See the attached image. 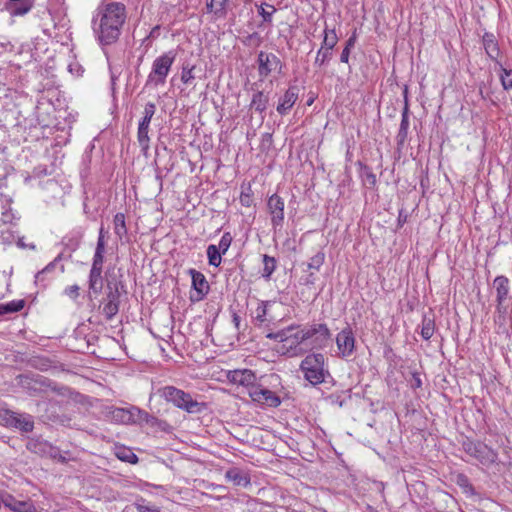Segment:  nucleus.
<instances>
[{
  "mask_svg": "<svg viewBox=\"0 0 512 512\" xmlns=\"http://www.w3.org/2000/svg\"><path fill=\"white\" fill-rule=\"evenodd\" d=\"M113 224L114 232L120 240L127 236L128 230L126 227L125 215L123 213H117L114 216Z\"/></svg>",
  "mask_w": 512,
  "mask_h": 512,
  "instance_id": "nucleus-27",
  "label": "nucleus"
},
{
  "mask_svg": "<svg viewBox=\"0 0 512 512\" xmlns=\"http://www.w3.org/2000/svg\"><path fill=\"white\" fill-rule=\"evenodd\" d=\"M116 457L123 461L130 464H136L138 462L137 455L129 448L121 446L117 447L115 451Z\"/></svg>",
  "mask_w": 512,
  "mask_h": 512,
  "instance_id": "nucleus-28",
  "label": "nucleus"
},
{
  "mask_svg": "<svg viewBox=\"0 0 512 512\" xmlns=\"http://www.w3.org/2000/svg\"><path fill=\"white\" fill-rule=\"evenodd\" d=\"M350 51H351V50L346 49V48H344V49L342 50V53H341V55H340V61H341L342 63H348V61H349V56H350Z\"/></svg>",
  "mask_w": 512,
  "mask_h": 512,
  "instance_id": "nucleus-59",
  "label": "nucleus"
},
{
  "mask_svg": "<svg viewBox=\"0 0 512 512\" xmlns=\"http://www.w3.org/2000/svg\"><path fill=\"white\" fill-rule=\"evenodd\" d=\"M0 238L3 243H11L14 240V235L9 228L4 229L0 226Z\"/></svg>",
  "mask_w": 512,
  "mask_h": 512,
  "instance_id": "nucleus-53",
  "label": "nucleus"
},
{
  "mask_svg": "<svg viewBox=\"0 0 512 512\" xmlns=\"http://www.w3.org/2000/svg\"><path fill=\"white\" fill-rule=\"evenodd\" d=\"M303 377L312 386L320 385L332 378L329 371L327 358L322 353H309L301 361L299 366Z\"/></svg>",
  "mask_w": 512,
  "mask_h": 512,
  "instance_id": "nucleus-3",
  "label": "nucleus"
},
{
  "mask_svg": "<svg viewBox=\"0 0 512 512\" xmlns=\"http://www.w3.org/2000/svg\"><path fill=\"white\" fill-rule=\"evenodd\" d=\"M222 253L216 248V245L211 244L207 247L208 263L211 266L218 267L222 262Z\"/></svg>",
  "mask_w": 512,
  "mask_h": 512,
  "instance_id": "nucleus-35",
  "label": "nucleus"
},
{
  "mask_svg": "<svg viewBox=\"0 0 512 512\" xmlns=\"http://www.w3.org/2000/svg\"><path fill=\"white\" fill-rule=\"evenodd\" d=\"M31 9V5H26V4H21L20 6L18 7H15L13 9V11L11 12V14L13 16H22V15H25L26 13H28Z\"/></svg>",
  "mask_w": 512,
  "mask_h": 512,
  "instance_id": "nucleus-55",
  "label": "nucleus"
},
{
  "mask_svg": "<svg viewBox=\"0 0 512 512\" xmlns=\"http://www.w3.org/2000/svg\"><path fill=\"white\" fill-rule=\"evenodd\" d=\"M283 339L281 340V346L278 349L282 355L288 357L300 356L304 353L301 345L304 344L302 339V333L300 325L292 324L286 328H283Z\"/></svg>",
  "mask_w": 512,
  "mask_h": 512,
  "instance_id": "nucleus-6",
  "label": "nucleus"
},
{
  "mask_svg": "<svg viewBox=\"0 0 512 512\" xmlns=\"http://www.w3.org/2000/svg\"><path fill=\"white\" fill-rule=\"evenodd\" d=\"M283 336H285V333H283V329L277 331V332H271L266 335L267 338L276 340L279 343H281V340L283 339Z\"/></svg>",
  "mask_w": 512,
  "mask_h": 512,
  "instance_id": "nucleus-56",
  "label": "nucleus"
},
{
  "mask_svg": "<svg viewBox=\"0 0 512 512\" xmlns=\"http://www.w3.org/2000/svg\"><path fill=\"white\" fill-rule=\"evenodd\" d=\"M245 45L258 47L262 43V37L258 32L249 34L243 41Z\"/></svg>",
  "mask_w": 512,
  "mask_h": 512,
  "instance_id": "nucleus-49",
  "label": "nucleus"
},
{
  "mask_svg": "<svg viewBox=\"0 0 512 512\" xmlns=\"http://www.w3.org/2000/svg\"><path fill=\"white\" fill-rule=\"evenodd\" d=\"M276 259L269 255H263V270L262 277L266 280H270L271 275L276 270L277 264Z\"/></svg>",
  "mask_w": 512,
  "mask_h": 512,
  "instance_id": "nucleus-31",
  "label": "nucleus"
},
{
  "mask_svg": "<svg viewBox=\"0 0 512 512\" xmlns=\"http://www.w3.org/2000/svg\"><path fill=\"white\" fill-rule=\"evenodd\" d=\"M142 410L137 407H131L128 409V418L130 423H138L141 417Z\"/></svg>",
  "mask_w": 512,
  "mask_h": 512,
  "instance_id": "nucleus-52",
  "label": "nucleus"
},
{
  "mask_svg": "<svg viewBox=\"0 0 512 512\" xmlns=\"http://www.w3.org/2000/svg\"><path fill=\"white\" fill-rule=\"evenodd\" d=\"M499 67V78L501 85L505 91L512 90V69L505 68L500 62H497Z\"/></svg>",
  "mask_w": 512,
  "mask_h": 512,
  "instance_id": "nucleus-29",
  "label": "nucleus"
},
{
  "mask_svg": "<svg viewBox=\"0 0 512 512\" xmlns=\"http://www.w3.org/2000/svg\"><path fill=\"white\" fill-rule=\"evenodd\" d=\"M482 43L487 56L497 64L501 51L494 34L489 32L484 33Z\"/></svg>",
  "mask_w": 512,
  "mask_h": 512,
  "instance_id": "nucleus-21",
  "label": "nucleus"
},
{
  "mask_svg": "<svg viewBox=\"0 0 512 512\" xmlns=\"http://www.w3.org/2000/svg\"><path fill=\"white\" fill-rule=\"evenodd\" d=\"M113 417L122 423L129 424L128 409L117 408L113 411Z\"/></svg>",
  "mask_w": 512,
  "mask_h": 512,
  "instance_id": "nucleus-51",
  "label": "nucleus"
},
{
  "mask_svg": "<svg viewBox=\"0 0 512 512\" xmlns=\"http://www.w3.org/2000/svg\"><path fill=\"white\" fill-rule=\"evenodd\" d=\"M189 273L192 277V287L196 292V296L191 295L190 299L192 301H200L209 291L208 282L205 276L195 269H190Z\"/></svg>",
  "mask_w": 512,
  "mask_h": 512,
  "instance_id": "nucleus-18",
  "label": "nucleus"
},
{
  "mask_svg": "<svg viewBox=\"0 0 512 512\" xmlns=\"http://www.w3.org/2000/svg\"><path fill=\"white\" fill-rule=\"evenodd\" d=\"M408 128H409V116H408V106L406 105L404 107L402 115H401L400 128H399L398 134L396 136L397 143L399 145L404 144V142L406 141L407 135H408Z\"/></svg>",
  "mask_w": 512,
  "mask_h": 512,
  "instance_id": "nucleus-26",
  "label": "nucleus"
},
{
  "mask_svg": "<svg viewBox=\"0 0 512 512\" xmlns=\"http://www.w3.org/2000/svg\"><path fill=\"white\" fill-rule=\"evenodd\" d=\"M284 199L278 194L269 197L267 208L271 216V225L274 231L281 230L284 223Z\"/></svg>",
  "mask_w": 512,
  "mask_h": 512,
  "instance_id": "nucleus-13",
  "label": "nucleus"
},
{
  "mask_svg": "<svg viewBox=\"0 0 512 512\" xmlns=\"http://www.w3.org/2000/svg\"><path fill=\"white\" fill-rule=\"evenodd\" d=\"M240 202L243 206L249 207L252 202L251 196L249 194L242 193L240 196Z\"/></svg>",
  "mask_w": 512,
  "mask_h": 512,
  "instance_id": "nucleus-57",
  "label": "nucleus"
},
{
  "mask_svg": "<svg viewBox=\"0 0 512 512\" xmlns=\"http://www.w3.org/2000/svg\"><path fill=\"white\" fill-rule=\"evenodd\" d=\"M325 262V253L323 249L319 250L315 255H313L309 262L307 263V268L309 270L319 271L322 265Z\"/></svg>",
  "mask_w": 512,
  "mask_h": 512,
  "instance_id": "nucleus-39",
  "label": "nucleus"
},
{
  "mask_svg": "<svg viewBox=\"0 0 512 512\" xmlns=\"http://www.w3.org/2000/svg\"><path fill=\"white\" fill-rule=\"evenodd\" d=\"M275 12V7L267 3L260 5L258 8V13L263 18V21L268 23L272 21V15Z\"/></svg>",
  "mask_w": 512,
  "mask_h": 512,
  "instance_id": "nucleus-40",
  "label": "nucleus"
},
{
  "mask_svg": "<svg viewBox=\"0 0 512 512\" xmlns=\"http://www.w3.org/2000/svg\"><path fill=\"white\" fill-rule=\"evenodd\" d=\"M232 321L235 324L236 328H239L240 316L238 314H236V313L233 314Z\"/></svg>",
  "mask_w": 512,
  "mask_h": 512,
  "instance_id": "nucleus-63",
  "label": "nucleus"
},
{
  "mask_svg": "<svg viewBox=\"0 0 512 512\" xmlns=\"http://www.w3.org/2000/svg\"><path fill=\"white\" fill-rule=\"evenodd\" d=\"M413 379H414V383L412 386L414 388H420L422 386V381L417 373L413 374Z\"/></svg>",
  "mask_w": 512,
  "mask_h": 512,
  "instance_id": "nucleus-62",
  "label": "nucleus"
},
{
  "mask_svg": "<svg viewBox=\"0 0 512 512\" xmlns=\"http://www.w3.org/2000/svg\"><path fill=\"white\" fill-rule=\"evenodd\" d=\"M493 287L496 291V310L499 314H505L507 312L505 303L510 294V280L504 275H499L493 280Z\"/></svg>",
  "mask_w": 512,
  "mask_h": 512,
  "instance_id": "nucleus-12",
  "label": "nucleus"
},
{
  "mask_svg": "<svg viewBox=\"0 0 512 512\" xmlns=\"http://www.w3.org/2000/svg\"><path fill=\"white\" fill-rule=\"evenodd\" d=\"M355 42H356V37H355V35H353V36H351V37L346 41V45H345V47H344V48L351 50V49L354 47Z\"/></svg>",
  "mask_w": 512,
  "mask_h": 512,
  "instance_id": "nucleus-61",
  "label": "nucleus"
},
{
  "mask_svg": "<svg viewBox=\"0 0 512 512\" xmlns=\"http://www.w3.org/2000/svg\"><path fill=\"white\" fill-rule=\"evenodd\" d=\"M62 243L68 250L75 251L79 247L80 237H64Z\"/></svg>",
  "mask_w": 512,
  "mask_h": 512,
  "instance_id": "nucleus-50",
  "label": "nucleus"
},
{
  "mask_svg": "<svg viewBox=\"0 0 512 512\" xmlns=\"http://www.w3.org/2000/svg\"><path fill=\"white\" fill-rule=\"evenodd\" d=\"M103 264L104 257L100 256V253L93 256L92 266L89 273V289L95 295H99L103 288Z\"/></svg>",
  "mask_w": 512,
  "mask_h": 512,
  "instance_id": "nucleus-14",
  "label": "nucleus"
},
{
  "mask_svg": "<svg viewBox=\"0 0 512 512\" xmlns=\"http://www.w3.org/2000/svg\"><path fill=\"white\" fill-rule=\"evenodd\" d=\"M227 0H211L207 3L206 7L208 12H213L217 16H224L226 14Z\"/></svg>",
  "mask_w": 512,
  "mask_h": 512,
  "instance_id": "nucleus-37",
  "label": "nucleus"
},
{
  "mask_svg": "<svg viewBox=\"0 0 512 512\" xmlns=\"http://www.w3.org/2000/svg\"><path fill=\"white\" fill-rule=\"evenodd\" d=\"M177 52L169 50L156 57L152 63L151 71L146 80V86L158 87L166 83V78L176 59Z\"/></svg>",
  "mask_w": 512,
  "mask_h": 512,
  "instance_id": "nucleus-4",
  "label": "nucleus"
},
{
  "mask_svg": "<svg viewBox=\"0 0 512 512\" xmlns=\"http://www.w3.org/2000/svg\"><path fill=\"white\" fill-rule=\"evenodd\" d=\"M227 378L232 384L248 388V391L256 385L257 380L255 373L249 369L229 371Z\"/></svg>",
  "mask_w": 512,
  "mask_h": 512,
  "instance_id": "nucleus-16",
  "label": "nucleus"
},
{
  "mask_svg": "<svg viewBox=\"0 0 512 512\" xmlns=\"http://www.w3.org/2000/svg\"><path fill=\"white\" fill-rule=\"evenodd\" d=\"M138 512H160V508L151 502L141 499L135 503Z\"/></svg>",
  "mask_w": 512,
  "mask_h": 512,
  "instance_id": "nucleus-41",
  "label": "nucleus"
},
{
  "mask_svg": "<svg viewBox=\"0 0 512 512\" xmlns=\"http://www.w3.org/2000/svg\"><path fill=\"white\" fill-rule=\"evenodd\" d=\"M156 395L189 414L201 413L206 408L205 403L198 402L189 392H185L172 385L159 387L156 390Z\"/></svg>",
  "mask_w": 512,
  "mask_h": 512,
  "instance_id": "nucleus-2",
  "label": "nucleus"
},
{
  "mask_svg": "<svg viewBox=\"0 0 512 512\" xmlns=\"http://www.w3.org/2000/svg\"><path fill=\"white\" fill-rule=\"evenodd\" d=\"M463 451L476 459L481 465L490 467L498 463V453L481 441H474L468 437L461 442Z\"/></svg>",
  "mask_w": 512,
  "mask_h": 512,
  "instance_id": "nucleus-5",
  "label": "nucleus"
},
{
  "mask_svg": "<svg viewBox=\"0 0 512 512\" xmlns=\"http://www.w3.org/2000/svg\"><path fill=\"white\" fill-rule=\"evenodd\" d=\"M435 331V321L433 318L424 315L421 325V337L429 340Z\"/></svg>",
  "mask_w": 512,
  "mask_h": 512,
  "instance_id": "nucleus-30",
  "label": "nucleus"
},
{
  "mask_svg": "<svg viewBox=\"0 0 512 512\" xmlns=\"http://www.w3.org/2000/svg\"><path fill=\"white\" fill-rule=\"evenodd\" d=\"M8 425L21 430L22 432H31L34 428L32 416L11 412L7 417Z\"/></svg>",
  "mask_w": 512,
  "mask_h": 512,
  "instance_id": "nucleus-19",
  "label": "nucleus"
},
{
  "mask_svg": "<svg viewBox=\"0 0 512 512\" xmlns=\"http://www.w3.org/2000/svg\"><path fill=\"white\" fill-rule=\"evenodd\" d=\"M125 20L126 8L120 2H111L98 7L92 19V26L99 43L101 45L115 43L121 34Z\"/></svg>",
  "mask_w": 512,
  "mask_h": 512,
  "instance_id": "nucleus-1",
  "label": "nucleus"
},
{
  "mask_svg": "<svg viewBox=\"0 0 512 512\" xmlns=\"http://www.w3.org/2000/svg\"><path fill=\"white\" fill-rule=\"evenodd\" d=\"M139 424L141 423H146L148 425H151V426H155V425H158L160 426L162 423H164L163 421L159 420L158 418H156L155 416L153 415H150L149 413H147L146 411L142 410V414H141V417L139 419Z\"/></svg>",
  "mask_w": 512,
  "mask_h": 512,
  "instance_id": "nucleus-46",
  "label": "nucleus"
},
{
  "mask_svg": "<svg viewBox=\"0 0 512 512\" xmlns=\"http://www.w3.org/2000/svg\"><path fill=\"white\" fill-rule=\"evenodd\" d=\"M11 199L7 197H0V206L2 208L1 217H0V226H5L7 224H12L15 216L11 209Z\"/></svg>",
  "mask_w": 512,
  "mask_h": 512,
  "instance_id": "nucleus-24",
  "label": "nucleus"
},
{
  "mask_svg": "<svg viewBox=\"0 0 512 512\" xmlns=\"http://www.w3.org/2000/svg\"><path fill=\"white\" fill-rule=\"evenodd\" d=\"M156 112V105L153 102H148L145 104L143 117L140 119L137 130V140L139 145L143 151H147L150 146V138H149V126L152 117Z\"/></svg>",
  "mask_w": 512,
  "mask_h": 512,
  "instance_id": "nucleus-8",
  "label": "nucleus"
},
{
  "mask_svg": "<svg viewBox=\"0 0 512 512\" xmlns=\"http://www.w3.org/2000/svg\"><path fill=\"white\" fill-rule=\"evenodd\" d=\"M25 305L24 300H13L0 305V315L15 313L23 309Z\"/></svg>",
  "mask_w": 512,
  "mask_h": 512,
  "instance_id": "nucleus-33",
  "label": "nucleus"
},
{
  "mask_svg": "<svg viewBox=\"0 0 512 512\" xmlns=\"http://www.w3.org/2000/svg\"><path fill=\"white\" fill-rule=\"evenodd\" d=\"M333 57V51L320 47L314 61V65L318 67L325 66Z\"/></svg>",
  "mask_w": 512,
  "mask_h": 512,
  "instance_id": "nucleus-36",
  "label": "nucleus"
},
{
  "mask_svg": "<svg viewBox=\"0 0 512 512\" xmlns=\"http://www.w3.org/2000/svg\"><path fill=\"white\" fill-rule=\"evenodd\" d=\"M315 276H314V273L311 272L307 277H305L303 279V282L302 284L306 285V286H313L315 284Z\"/></svg>",
  "mask_w": 512,
  "mask_h": 512,
  "instance_id": "nucleus-58",
  "label": "nucleus"
},
{
  "mask_svg": "<svg viewBox=\"0 0 512 512\" xmlns=\"http://www.w3.org/2000/svg\"><path fill=\"white\" fill-rule=\"evenodd\" d=\"M62 254H59L53 261L47 264L41 271L37 272L35 275V282H42L45 280L46 276L52 273L56 267V264L61 260Z\"/></svg>",
  "mask_w": 512,
  "mask_h": 512,
  "instance_id": "nucleus-34",
  "label": "nucleus"
},
{
  "mask_svg": "<svg viewBox=\"0 0 512 512\" xmlns=\"http://www.w3.org/2000/svg\"><path fill=\"white\" fill-rule=\"evenodd\" d=\"M249 396L254 402L266 404L270 407H278L281 404L279 396L267 388L255 385L248 391Z\"/></svg>",
  "mask_w": 512,
  "mask_h": 512,
  "instance_id": "nucleus-15",
  "label": "nucleus"
},
{
  "mask_svg": "<svg viewBox=\"0 0 512 512\" xmlns=\"http://www.w3.org/2000/svg\"><path fill=\"white\" fill-rule=\"evenodd\" d=\"M270 305L269 301H262L256 309V319L260 322L266 321L267 308Z\"/></svg>",
  "mask_w": 512,
  "mask_h": 512,
  "instance_id": "nucleus-47",
  "label": "nucleus"
},
{
  "mask_svg": "<svg viewBox=\"0 0 512 512\" xmlns=\"http://www.w3.org/2000/svg\"><path fill=\"white\" fill-rule=\"evenodd\" d=\"M194 66H190L189 64H183L181 71V81L184 84H191L194 80L195 76L193 74Z\"/></svg>",
  "mask_w": 512,
  "mask_h": 512,
  "instance_id": "nucleus-43",
  "label": "nucleus"
},
{
  "mask_svg": "<svg viewBox=\"0 0 512 512\" xmlns=\"http://www.w3.org/2000/svg\"><path fill=\"white\" fill-rule=\"evenodd\" d=\"M456 483L459 487H461L466 493H474V487L471 484L469 478L465 474H458Z\"/></svg>",
  "mask_w": 512,
  "mask_h": 512,
  "instance_id": "nucleus-42",
  "label": "nucleus"
},
{
  "mask_svg": "<svg viewBox=\"0 0 512 512\" xmlns=\"http://www.w3.org/2000/svg\"><path fill=\"white\" fill-rule=\"evenodd\" d=\"M299 97V88L296 85H290L284 95L278 100L276 111L280 115H286L294 106Z\"/></svg>",
  "mask_w": 512,
  "mask_h": 512,
  "instance_id": "nucleus-17",
  "label": "nucleus"
},
{
  "mask_svg": "<svg viewBox=\"0 0 512 512\" xmlns=\"http://www.w3.org/2000/svg\"><path fill=\"white\" fill-rule=\"evenodd\" d=\"M27 448L34 453L45 454L52 447L47 441L31 440L28 442Z\"/></svg>",
  "mask_w": 512,
  "mask_h": 512,
  "instance_id": "nucleus-38",
  "label": "nucleus"
},
{
  "mask_svg": "<svg viewBox=\"0 0 512 512\" xmlns=\"http://www.w3.org/2000/svg\"><path fill=\"white\" fill-rule=\"evenodd\" d=\"M337 42H338V36L335 32V29H327L326 28L324 30V37H323L321 47L333 51Z\"/></svg>",
  "mask_w": 512,
  "mask_h": 512,
  "instance_id": "nucleus-32",
  "label": "nucleus"
},
{
  "mask_svg": "<svg viewBox=\"0 0 512 512\" xmlns=\"http://www.w3.org/2000/svg\"><path fill=\"white\" fill-rule=\"evenodd\" d=\"M336 345L338 350V355L341 358H349L351 357L356 350V339L354 332L349 324H347L337 335H336Z\"/></svg>",
  "mask_w": 512,
  "mask_h": 512,
  "instance_id": "nucleus-11",
  "label": "nucleus"
},
{
  "mask_svg": "<svg viewBox=\"0 0 512 512\" xmlns=\"http://www.w3.org/2000/svg\"><path fill=\"white\" fill-rule=\"evenodd\" d=\"M225 478L236 486L246 487L251 483L248 473L236 467L228 469Z\"/></svg>",
  "mask_w": 512,
  "mask_h": 512,
  "instance_id": "nucleus-22",
  "label": "nucleus"
},
{
  "mask_svg": "<svg viewBox=\"0 0 512 512\" xmlns=\"http://www.w3.org/2000/svg\"><path fill=\"white\" fill-rule=\"evenodd\" d=\"M300 330L304 343L309 341L315 349L325 348L331 339V331L325 323L300 325Z\"/></svg>",
  "mask_w": 512,
  "mask_h": 512,
  "instance_id": "nucleus-7",
  "label": "nucleus"
},
{
  "mask_svg": "<svg viewBox=\"0 0 512 512\" xmlns=\"http://www.w3.org/2000/svg\"><path fill=\"white\" fill-rule=\"evenodd\" d=\"M367 512H379V511H378L376 508H374V507H372V506L368 505V506H367Z\"/></svg>",
  "mask_w": 512,
  "mask_h": 512,
  "instance_id": "nucleus-64",
  "label": "nucleus"
},
{
  "mask_svg": "<svg viewBox=\"0 0 512 512\" xmlns=\"http://www.w3.org/2000/svg\"><path fill=\"white\" fill-rule=\"evenodd\" d=\"M105 247H106V241H105V232L103 226L99 229V235L97 239V244L95 248L94 255H98L100 253V256L104 257L105 254Z\"/></svg>",
  "mask_w": 512,
  "mask_h": 512,
  "instance_id": "nucleus-44",
  "label": "nucleus"
},
{
  "mask_svg": "<svg viewBox=\"0 0 512 512\" xmlns=\"http://www.w3.org/2000/svg\"><path fill=\"white\" fill-rule=\"evenodd\" d=\"M269 104V93L262 90H254V93L250 102V109H253L257 113H264Z\"/></svg>",
  "mask_w": 512,
  "mask_h": 512,
  "instance_id": "nucleus-23",
  "label": "nucleus"
},
{
  "mask_svg": "<svg viewBox=\"0 0 512 512\" xmlns=\"http://www.w3.org/2000/svg\"><path fill=\"white\" fill-rule=\"evenodd\" d=\"M357 165L361 168L360 177L364 185L369 188H374L377 184L376 175L373 173L370 167L363 164L361 161L357 162Z\"/></svg>",
  "mask_w": 512,
  "mask_h": 512,
  "instance_id": "nucleus-25",
  "label": "nucleus"
},
{
  "mask_svg": "<svg viewBox=\"0 0 512 512\" xmlns=\"http://www.w3.org/2000/svg\"><path fill=\"white\" fill-rule=\"evenodd\" d=\"M232 240H233V238H232L231 234L229 232H225L222 235V237L219 241V244H218V246H216V248H218L222 254H225L228 251V249L232 243Z\"/></svg>",
  "mask_w": 512,
  "mask_h": 512,
  "instance_id": "nucleus-45",
  "label": "nucleus"
},
{
  "mask_svg": "<svg viewBox=\"0 0 512 512\" xmlns=\"http://www.w3.org/2000/svg\"><path fill=\"white\" fill-rule=\"evenodd\" d=\"M258 74L260 81L270 76L273 72L282 70L280 58L271 52L260 51L257 56Z\"/></svg>",
  "mask_w": 512,
  "mask_h": 512,
  "instance_id": "nucleus-9",
  "label": "nucleus"
},
{
  "mask_svg": "<svg viewBox=\"0 0 512 512\" xmlns=\"http://www.w3.org/2000/svg\"><path fill=\"white\" fill-rule=\"evenodd\" d=\"M120 291L118 283H108L106 296L101 301L102 314L106 320H112L119 311Z\"/></svg>",
  "mask_w": 512,
  "mask_h": 512,
  "instance_id": "nucleus-10",
  "label": "nucleus"
},
{
  "mask_svg": "<svg viewBox=\"0 0 512 512\" xmlns=\"http://www.w3.org/2000/svg\"><path fill=\"white\" fill-rule=\"evenodd\" d=\"M159 33H160V26L159 25H156L152 28V30L150 31L149 35H148V38H157L159 36Z\"/></svg>",
  "mask_w": 512,
  "mask_h": 512,
  "instance_id": "nucleus-60",
  "label": "nucleus"
},
{
  "mask_svg": "<svg viewBox=\"0 0 512 512\" xmlns=\"http://www.w3.org/2000/svg\"><path fill=\"white\" fill-rule=\"evenodd\" d=\"M2 506L13 512H37L31 501H18L11 495L2 498Z\"/></svg>",
  "mask_w": 512,
  "mask_h": 512,
  "instance_id": "nucleus-20",
  "label": "nucleus"
},
{
  "mask_svg": "<svg viewBox=\"0 0 512 512\" xmlns=\"http://www.w3.org/2000/svg\"><path fill=\"white\" fill-rule=\"evenodd\" d=\"M47 386L56 394L62 396V397H69L72 393L71 389L67 386H57L56 384H53L49 381V384Z\"/></svg>",
  "mask_w": 512,
  "mask_h": 512,
  "instance_id": "nucleus-48",
  "label": "nucleus"
},
{
  "mask_svg": "<svg viewBox=\"0 0 512 512\" xmlns=\"http://www.w3.org/2000/svg\"><path fill=\"white\" fill-rule=\"evenodd\" d=\"M79 290H80V287L77 284H74V285L66 287L64 293L71 299H76L79 296Z\"/></svg>",
  "mask_w": 512,
  "mask_h": 512,
  "instance_id": "nucleus-54",
  "label": "nucleus"
}]
</instances>
